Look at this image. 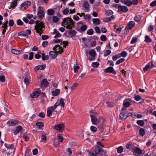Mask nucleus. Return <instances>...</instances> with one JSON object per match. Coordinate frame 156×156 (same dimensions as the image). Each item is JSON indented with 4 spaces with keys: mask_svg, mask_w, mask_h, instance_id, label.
Returning a JSON list of instances; mask_svg holds the SVG:
<instances>
[{
    "mask_svg": "<svg viewBox=\"0 0 156 156\" xmlns=\"http://www.w3.org/2000/svg\"><path fill=\"white\" fill-rule=\"evenodd\" d=\"M62 25L68 29H71L74 26L73 20L69 17L64 18L62 22Z\"/></svg>",
    "mask_w": 156,
    "mask_h": 156,
    "instance_id": "obj_1",
    "label": "nucleus"
},
{
    "mask_svg": "<svg viewBox=\"0 0 156 156\" xmlns=\"http://www.w3.org/2000/svg\"><path fill=\"white\" fill-rule=\"evenodd\" d=\"M90 115L92 124L94 125H97L100 122L101 119L97 118V113H90Z\"/></svg>",
    "mask_w": 156,
    "mask_h": 156,
    "instance_id": "obj_2",
    "label": "nucleus"
},
{
    "mask_svg": "<svg viewBox=\"0 0 156 156\" xmlns=\"http://www.w3.org/2000/svg\"><path fill=\"white\" fill-rule=\"evenodd\" d=\"M44 27V24L42 22L39 23L35 27V30L36 32L38 33L40 35L43 32V28Z\"/></svg>",
    "mask_w": 156,
    "mask_h": 156,
    "instance_id": "obj_3",
    "label": "nucleus"
},
{
    "mask_svg": "<svg viewBox=\"0 0 156 156\" xmlns=\"http://www.w3.org/2000/svg\"><path fill=\"white\" fill-rule=\"evenodd\" d=\"M57 107L54 105V106L50 107L47 108V115L48 117H50L52 114L53 113L54 114H56L57 111L55 110V109Z\"/></svg>",
    "mask_w": 156,
    "mask_h": 156,
    "instance_id": "obj_4",
    "label": "nucleus"
},
{
    "mask_svg": "<svg viewBox=\"0 0 156 156\" xmlns=\"http://www.w3.org/2000/svg\"><path fill=\"white\" fill-rule=\"evenodd\" d=\"M64 125L63 122L53 126V129L58 130L60 132H62L64 128Z\"/></svg>",
    "mask_w": 156,
    "mask_h": 156,
    "instance_id": "obj_5",
    "label": "nucleus"
},
{
    "mask_svg": "<svg viewBox=\"0 0 156 156\" xmlns=\"http://www.w3.org/2000/svg\"><path fill=\"white\" fill-rule=\"evenodd\" d=\"M42 92L40 88H37L36 90L31 94L30 95L32 98H37L40 95H41Z\"/></svg>",
    "mask_w": 156,
    "mask_h": 156,
    "instance_id": "obj_6",
    "label": "nucleus"
},
{
    "mask_svg": "<svg viewBox=\"0 0 156 156\" xmlns=\"http://www.w3.org/2000/svg\"><path fill=\"white\" fill-rule=\"evenodd\" d=\"M96 147L95 148V151L96 153H99L100 154H102V145L99 142H98L96 145Z\"/></svg>",
    "mask_w": 156,
    "mask_h": 156,
    "instance_id": "obj_7",
    "label": "nucleus"
},
{
    "mask_svg": "<svg viewBox=\"0 0 156 156\" xmlns=\"http://www.w3.org/2000/svg\"><path fill=\"white\" fill-rule=\"evenodd\" d=\"M64 99L62 98L58 99L55 105L57 107L58 106H60L62 108H64L65 105Z\"/></svg>",
    "mask_w": 156,
    "mask_h": 156,
    "instance_id": "obj_8",
    "label": "nucleus"
},
{
    "mask_svg": "<svg viewBox=\"0 0 156 156\" xmlns=\"http://www.w3.org/2000/svg\"><path fill=\"white\" fill-rule=\"evenodd\" d=\"M128 116H131V117H132L131 120H132V123L134 126H136V120L134 119H136V113L134 112L133 113H128Z\"/></svg>",
    "mask_w": 156,
    "mask_h": 156,
    "instance_id": "obj_9",
    "label": "nucleus"
},
{
    "mask_svg": "<svg viewBox=\"0 0 156 156\" xmlns=\"http://www.w3.org/2000/svg\"><path fill=\"white\" fill-rule=\"evenodd\" d=\"M29 75V73L28 72H27L23 77L24 78V81L26 84H29L30 82L31 81L30 77Z\"/></svg>",
    "mask_w": 156,
    "mask_h": 156,
    "instance_id": "obj_10",
    "label": "nucleus"
},
{
    "mask_svg": "<svg viewBox=\"0 0 156 156\" xmlns=\"http://www.w3.org/2000/svg\"><path fill=\"white\" fill-rule=\"evenodd\" d=\"M104 72L106 73H112L114 74H116V72L113 68L112 67H108L104 69Z\"/></svg>",
    "mask_w": 156,
    "mask_h": 156,
    "instance_id": "obj_11",
    "label": "nucleus"
},
{
    "mask_svg": "<svg viewBox=\"0 0 156 156\" xmlns=\"http://www.w3.org/2000/svg\"><path fill=\"white\" fill-rule=\"evenodd\" d=\"M128 9L126 6L120 5H119L118 6V12H126L128 11Z\"/></svg>",
    "mask_w": 156,
    "mask_h": 156,
    "instance_id": "obj_12",
    "label": "nucleus"
},
{
    "mask_svg": "<svg viewBox=\"0 0 156 156\" xmlns=\"http://www.w3.org/2000/svg\"><path fill=\"white\" fill-rule=\"evenodd\" d=\"M89 53L91 57H88L90 61L94 60L95 59V56L96 55V53L95 51L93 50H90L89 52Z\"/></svg>",
    "mask_w": 156,
    "mask_h": 156,
    "instance_id": "obj_13",
    "label": "nucleus"
},
{
    "mask_svg": "<svg viewBox=\"0 0 156 156\" xmlns=\"http://www.w3.org/2000/svg\"><path fill=\"white\" fill-rule=\"evenodd\" d=\"M42 8L41 7H39L38 10L37 15L40 19L42 18L44 16V11L42 10Z\"/></svg>",
    "mask_w": 156,
    "mask_h": 156,
    "instance_id": "obj_14",
    "label": "nucleus"
},
{
    "mask_svg": "<svg viewBox=\"0 0 156 156\" xmlns=\"http://www.w3.org/2000/svg\"><path fill=\"white\" fill-rule=\"evenodd\" d=\"M135 23L133 21H131L129 22L126 27H125V30L126 31H128L131 29L135 25Z\"/></svg>",
    "mask_w": 156,
    "mask_h": 156,
    "instance_id": "obj_15",
    "label": "nucleus"
},
{
    "mask_svg": "<svg viewBox=\"0 0 156 156\" xmlns=\"http://www.w3.org/2000/svg\"><path fill=\"white\" fill-rule=\"evenodd\" d=\"M131 102V100L130 98H126L123 101V105L124 107H129Z\"/></svg>",
    "mask_w": 156,
    "mask_h": 156,
    "instance_id": "obj_16",
    "label": "nucleus"
},
{
    "mask_svg": "<svg viewBox=\"0 0 156 156\" xmlns=\"http://www.w3.org/2000/svg\"><path fill=\"white\" fill-rule=\"evenodd\" d=\"M83 7L85 12H88L90 11L89 4L86 1H84Z\"/></svg>",
    "mask_w": 156,
    "mask_h": 156,
    "instance_id": "obj_17",
    "label": "nucleus"
},
{
    "mask_svg": "<svg viewBox=\"0 0 156 156\" xmlns=\"http://www.w3.org/2000/svg\"><path fill=\"white\" fill-rule=\"evenodd\" d=\"M53 50L58 54L61 53L63 51V49L59 45H56L54 48Z\"/></svg>",
    "mask_w": 156,
    "mask_h": 156,
    "instance_id": "obj_18",
    "label": "nucleus"
},
{
    "mask_svg": "<svg viewBox=\"0 0 156 156\" xmlns=\"http://www.w3.org/2000/svg\"><path fill=\"white\" fill-rule=\"evenodd\" d=\"M31 4V2L29 1L25 2L21 5V7H24L25 9H27Z\"/></svg>",
    "mask_w": 156,
    "mask_h": 156,
    "instance_id": "obj_19",
    "label": "nucleus"
},
{
    "mask_svg": "<svg viewBox=\"0 0 156 156\" xmlns=\"http://www.w3.org/2000/svg\"><path fill=\"white\" fill-rule=\"evenodd\" d=\"M46 67V65L44 64L41 65H38L36 66L34 68V70L37 71L38 70H44Z\"/></svg>",
    "mask_w": 156,
    "mask_h": 156,
    "instance_id": "obj_20",
    "label": "nucleus"
},
{
    "mask_svg": "<svg viewBox=\"0 0 156 156\" xmlns=\"http://www.w3.org/2000/svg\"><path fill=\"white\" fill-rule=\"evenodd\" d=\"M145 153L144 150L140 149V148L137 147V156H143Z\"/></svg>",
    "mask_w": 156,
    "mask_h": 156,
    "instance_id": "obj_21",
    "label": "nucleus"
},
{
    "mask_svg": "<svg viewBox=\"0 0 156 156\" xmlns=\"http://www.w3.org/2000/svg\"><path fill=\"white\" fill-rule=\"evenodd\" d=\"M128 116V114L125 112H121L119 115V117L122 119H125Z\"/></svg>",
    "mask_w": 156,
    "mask_h": 156,
    "instance_id": "obj_22",
    "label": "nucleus"
},
{
    "mask_svg": "<svg viewBox=\"0 0 156 156\" xmlns=\"http://www.w3.org/2000/svg\"><path fill=\"white\" fill-rule=\"evenodd\" d=\"M136 144L131 142V150L134 153L135 156L136 155Z\"/></svg>",
    "mask_w": 156,
    "mask_h": 156,
    "instance_id": "obj_23",
    "label": "nucleus"
},
{
    "mask_svg": "<svg viewBox=\"0 0 156 156\" xmlns=\"http://www.w3.org/2000/svg\"><path fill=\"white\" fill-rule=\"evenodd\" d=\"M53 34L55 35L54 37L55 38L60 37L61 36V34L55 29L53 30Z\"/></svg>",
    "mask_w": 156,
    "mask_h": 156,
    "instance_id": "obj_24",
    "label": "nucleus"
},
{
    "mask_svg": "<svg viewBox=\"0 0 156 156\" xmlns=\"http://www.w3.org/2000/svg\"><path fill=\"white\" fill-rule=\"evenodd\" d=\"M60 93V90L59 89H55L51 92V94L53 96H58Z\"/></svg>",
    "mask_w": 156,
    "mask_h": 156,
    "instance_id": "obj_25",
    "label": "nucleus"
},
{
    "mask_svg": "<svg viewBox=\"0 0 156 156\" xmlns=\"http://www.w3.org/2000/svg\"><path fill=\"white\" fill-rule=\"evenodd\" d=\"M48 84V82L47 80L46 79H43L41 82V87H46Z\"/></svg>",
    "mask_w": 156,
    "mask_h": 156,
    "instance_id": "obj_26",
    "label": "nucleus"
},
{
    "mask_svg": "<svg viewBox=\"0 0 156 156\" xmlns=\"http://www.w3.org/2000/svg\"><path fill=\"white\" fill-rule=\"evenodd\" d=\"M92 22L94 25H98L100 23L101 20L98 18H93L92 19Z\"/></svg>",
    "mask_w": 156,
    "mask_h": 156,
    "instance_id": "obj_27",
    "label": "nucleus"
},
{
    "mask_svg": "<svg viewBox=\"0 0 156 156\" xmlns=\"http://www.w3.org/2000/svg\"><path fill=\"white\" fill-rule=\"evenodd\" d=\"M49 55L51 58H56L57 56L56 52L55 51H50L49 52Z\"/></svg>",
    "mask_w": 156,
    "mask_h": 156,
    "instance_id": "obj_28",
    "label": "nucleus"
},
{
    "mask_svg": "<svg viewBox=\"0 0 156 156\" xmlns=\"http://www.w3.org/2000/svg\"><path fill=\"white\" fill-rule=\"evenodd\" d=\"M41 142H44L46 141L47 140V137L46 136V134L44 132H42V135L41 136Z\"/></svg>",
    "mask_w": 156,
    "mask_h": 156,
    "instance_id": "obj_29",
    "label": "nucleus"
},
{
    "mask_svg": "<svg viewBox=\"0 0 156 156\" xmlns=\"http://www.w3.org/2000/svg\"><path fill=\"white\" fill-rule=\"evenodd\" d=\"M11 52L12 54L15 55H19L21 53V51L17 50L14 49H12L11 50Z\"/></svg>",
    "mask_w": 156,
    "mask_h": 156,
    "instance_id": "obj_30",
    "label": "nucleus"
},
{
    "mask_svg": "<svg viewBox=\"0 0 156 156\" xmlns=\"http://www.w3.org/2000/svg\"><path fill=\"white\" fill-rule=\"evenodd\" d=\"M17 124V122L16 121H9L7 123V124L8 126L15 125H16Z\"/></svg>",
    "mask_w": 156,
    "mask_h": 156,
    "instance_id": "obj_31",
    "label": "nucleus"
},
{
    "mask_svg": "<svg viewBox=\"0 0 156 156\" xmlns=\"http://www.w3.org/2000/svg\"><path fill=\"white\" fill-rule=\"evenodd\" d=\"M139 133L141 136H143L145 134V129L143 128H141L139 130Z\"/></svg>",
    "mask_w": 156,
    "mask_h": 156,
    "instance_id": "obj_32",
    "label": "nucleus"
},
{
    "mask_svg": "<svg viewBox=\"0 0 156 156\" xmlns=\"http://www.w3.org/2000/svg\"><path fill=\"white\" fill-rule=\"evenodd\" d=\"M17 4V3L16 1L15 0H13L11 4L10 7L11 8L14 9L16 7Z\"/></svg>",
    "mask_w": 156,
    "mask_h": 156,
    "instance_id": "obj_33",
    "label": "nucleus"
},
{
    "mask_svg": "<svg viewBox=\"0 0 156 156\" xmlns=\"http://www.w3.org/2000/svg\"><path fill=\"white\" fill-rule=\"evenodd\" d=\"M137 124L142 127L144 125V122L143 120H137Z\"/></svg>",
    "mask_w": 156,
    "mask_h": 156,
    "instance_id": "obj_34",
    "label": "nucleus"
},
{
    "mask_svg": "<svg viewBox=\"0 0 156 156\" xmlns=\"http://www.w3.org/2000/svg\"><path fill=\"white\" fill-rule=\"evenodd\" d=\"M99 153H96L94 150L93 151H90L89 153L88 156H97Z\"/></svg>",
    "mask_w": 156,
    "mask_h": 156,
    "instance_id": "obj_35",
    "label": "nucleus"
},
{
    "mask_svg": "<svg viewBox=\"0 0 156 156\" xmlns=\"http://www.w3.org/2000/svg\"><path fill=\"white\" fill-rule=\"evenodd\" d=\"M37 127L39 129H42L44 126V123L42 122H38L36 123Z\"/></svg>",
    "mask_w": 156,
    "mask_h": 156,
    "instance_id": "obj_36",
    "label": "nucleus"
},
{
    "mask_svg": "<svg viewBox=\"0 0 156 156\" xmlns=\"http://www.w3.org/2000/svg\"><path fill=\"white\" fill-rule=\"evenodd\" d=\"M57 140L59 142H62L63 140V137L62 135L59 134L57 135Z\"/></svg>",
    "mask_w": 156,
    "mask_h": 156,
    "instance_id": "obj_37",
    "label": "nucleus"
},
{
    "mask_svg": "<svg viewBox=\"0 0 156 156\" xmlns=\"http://www.w3.org/2000/svg\"><path fill=\"white\" fill-rule=\"evenodd\" d=\"M48 14V15H52L54 14V10L52 9H48L47 11Z\"/></svg>",
    "mask_w": 156,
    "mask_h": 156,
    "instance_id": "obj_38",
    "label": "nucleus"
},
{
    "mask_svg": "<svg viewBox=\"0 0 156 156\" xmlns=\"http://www.w3.org/2000/svg\"><path fill=\"white\" fill-rule=\"evenodd\" d=\"M144 41L147 43L151 42L152 41L151 39L148 35H146Z\"/></svg>",
    "mask_w": 156,
    "mask_h": 156,
    "instance_id": "obj_39",
    "label": "nucleus"
},
{
    "mask_svg": "<svg viewBox=\"0 0 156 156\" xmlns=\"http://www.w3.org/2000/svg\"><path fill=\"white\" fill-rule=\"evenodd\" d=\"M90 129L91 131L93 133H96L97 129V128L96 127L93 126H92L90 127Z\"/></svg>",
    "mask_w": 156,
    "mask_h": 156,
    "instance_id": "obj_40",
    "label": "nucleus"
},
{
    "mask_svg": "<svg viewBox=\"0 0 156 156\" xmlns=\"http://www.w3.org/2000/svg\"><path fill=\"white\" fill-rule=\"evenodd\" d=\"M124 4L127 6H130L132 4V2L129 0H126Z\"/></svg>",
    "mask_w": 156,
    "mask_h": 156,
    "instance_id": "obj_41",
    "label": "nucleus"
},
{
    "mask_svg": "<svg viewBox=\"0 0 156 156\" xmlns=\"http://www.w3.org/2000/svg\"><path fill=\"white\" fill-rule=\"evenodd\" d=\"M42 58L43 60L45 61L48 59L49 57L48 55H45L44 53H42Z\"/></svg>",
    "mask_w": 156,
    "mask_h": 156,
    "instance_id": "obj_42",
    "label": "nucleus"
},
{
    "mask_svg": "<svg viewBox=\"0 0 156 156\" xmlns=\"http://www.w3.org/2000/svg\"><path fill=\"white\" fill-rule=\"evenodd\" d=\"M150 63L148 64L147 65L145 66L143 68V70L144 72L148 70L149 69H150Z\"/></svg>",
    "mask_w": 156,
    "mask_h": 156,
    "instance_id": "obj_43",
    "label": "nucleus"
},
{
    "mask_svg": "<svg viewBox=\"0 0 156 156\" xmlns=\"http://www.w3.org/2000/svg\"><path fill=\"white\" fill-rule=\"evenodd\" d=\"M91 18V16L90 14H85L84 13V19L86 20H89Z\"/></svg>",
    "mask_w": 156,
    "mask_h": 156,
    "instance_id": "obj_44",
    "label": "nucleus"
},
{
    "mask_svg": "<svg viewBox=\"0 0 156 156\" xmlns=\"http://www.w3.org/2000/svg\"><path fill=\"white\" fill-rule=\"evenodd\" d=\"M123 151V148L122 146H119L117 148V152L118 153H121Z\"/></svg>",
    "mask_w": 156,
    "mask_h": 156,
    "instance_id": "obj_45",
    "label": "nucleus"
},
{
    "mask_svg": "<svg viewBox=\"0 0 156 156\" xmlns=\"http://www.w3.org/2000/svg\"><path fill=\"white\" fill-rule=\"evenodd\" d=\"M126 147L127 149L131 150V142H129L126 144Z\"/></svg>",
    "mask_w": 156,
    "mask_h": 156,
    "instance_id": "obj_46",
    "label": "nucleus"
},
{
    "mask_svg": "<svg viewBox=\"0 0 156 156\" xmlns=\"http://www.w3.org/2000/svg\"><path fill=\"white\" fill-rule=\"evenodd\" d=\"M52 20L53 22L56 23L58 21L59 18L58 16H54L52 17Z\"/></svg>",
    "mask_w": 156,
    "mask_h": 156,
    "instance_id": "obj_47",
    "label": "nucleus"
},
{
    "mask_svg": "<svg viewBox=\"0 0 156 156\" xmlns=\"http://www.w3.org/2000/svg\"><path fill=\"white\" fill-rule=\"evenodd\" d=\"M125 60V59L123 58H122L118 60L116 63V64L117 65H119L120 63L123 62Z\"/></svg>",
    "mask_w": 156,
    "mask_h": 156,
    "instance_id": "obj_48",
    "label": "nucleus"
},
{
    "mask_svg": "<svg viewBox=\"0 0 156 156\" xmlns=\"http://www.w3.org/2000/svg\"><path fill=\"white\" fill-rule=\"evenodd\" d=\"M72 154V150L69 148H68L66 150V154L69 156H70Z\"/></svg>",
    "mask_w": 156,
    "mask_h": 156,
    "instance_id": "obj_49",
    "label": "nucleus"
},
{
    "mask_svg": "<svg viewBox=\"0 0 156 156\" xmlns=\"http://www.w3.org/2000/svg\"><path fill=\"white\" fill-rule=\"evenodd\" d=\"M107 106L109 107H112L114 105V103L111 102L107 101L106 102Z\"/></svg>",
    "mask_w": 156,
    "mask_h": 156,
    "instance_id": "obj_50",
    "label": "nucleus"
},
{
    "mask_svg": "<svg viewBox=\"0 0 156 156\" xmlns=\"http://www.w3.org/2000/svg\"><path fill=\"white\" fill-rule=\"evenodd\" d=\"M111 53V51L110 50H107L104 54V56L106 57L109 55Z\"/></svg>",
    "mask_w": 156,
    "mask_h": 156,
    "instance_id": "obj_51",
    "label": "nucleus"
},
{
    "mask_svg": "<svg viewBox=\"0 0 156 156\" xmlns=\"http://www.w3.org/2000/svg\"><path fill=\"white\" fill-rule=\"evenodd\" d=\"M78 83H76L73 84L70 87V88L71 90H74L76 87Z\"/></svg>",
    "mask_w": 156,
    "mask_h": 156,
    "instance_id": "obj_52",
    "label": "nucleus"
},
{
    "mask_svg": "<svg viewBox=\"0 0 156 156\" xmlns=\"http://www.w3.org/2000/svg\"><path fill=\"white\" fill-rule=\"evenodd\" d=\"M17 24L19 26H22L23 24V22L20 19H18L16 22Z\"/></svg>",
    "mask_w": 156,
    "mask_h": 156,
    "instance_id": "obj_53",
    "label": "nucleus"
},
{
    "mask_svg": "<svg viewBox=\"0 0 156 156\" xmlns=\"http://www.w3.org/2000/svg\"><path fill=\"white\" fill-rule=\"evenodd\" d=\"M93 30L92 29H90L87 31V34L89 35H92L93 34Z\"/></svg>",
    "mask_w": 156,
    "mask_h": 156,
    "instance_id": "obj_54",
    "label": "nucleus"
},
{
    "mask_svg": "<svg viewBox=\"0 0 156 156\" xmlns=\"http://www.w3.org/2000/svg\"><path fill=\"white\" fill-rule=\"evenodd\" d=\"M121 57H126L127 55V53L126 51H122L121 52V53H120Z\"/></svg>",
    "mask_w": 156,
    "mask_h": 156,
    "instance_id": "obj_55",
    "label": "nucleus"
},
{
    "mask_svg": "<svg viewBox=\"0 0 156 156\" xmlns=\"http://www.w3.org/2000/svg\"><path fill=\"white\" fill-rule=\"evenodd\" d=\"M99 65V63L97 62H93L92 63V66L94 67L97 68L98 66Z\"/></svg>",
    "mask_w": 156,
    "mask_h": 156,
    "instance_id": "obj_56",
    "label": "nucleus"
},
{
    "mask_svg": "<svg viewBox=\"0 0 156 156\" xmlns=\"http://www.w3.org/2000/svg\"><path fill=\"white\" fill-rule=\"evenodd\" d=\"M113 14V11L110 9H108L106 12V15L108 16L111 15Z\"/></svg>",
    "mask_w": 156,
    "mask_h": 156,
    "instance_id": "obj_57",
    "label": "nucleus"
},
{
    "mask_svg": "<svg viewBox=\"0 0 156 156\" xmlns=\"http://www.w3.org/2000/svg\"><path fill=\"white\" fill-rule=\"evenodd\" d=\"M101 40L103 41H106L107 40L106 36L104 35H101L100 37Z\"/></svg>",
    "mask_w": 156,
    "mask_h": 156,
    "instance_id": "obj_58",
    "label": "nucleus"
},
{
    "mask_svg": "<svg viewBox=\"0 0 156 156\" xmlns=\"http://www.w3.org/2000/svg\"><path fill=\"white\" fill-rule=\"evenodd\" d=\"M80 68V67L78 66H74V73H77Z\"/></svg>",
    "mask_w": 156,
    "mask_h": 156,
    "instance_id": "obj_59",
    "label": "nucleus"
},
{
    "mask_svg": "<svg viewBox=\"0 0 156 156\" xmlns=\"http://www.w3.org/2000/svg\"><path fill=\"white\" fill-rule=\"evenodd\" d=\"M69 33L72 35H75L76 34V31L74 30H71L69 31Z\"/></svg>",
    "mask_w": 156,
    "mask_h": 156,
    "instance_id": "obj_60",
    "label": "nucleus"
},
{
    "mask_svg": "<svg viewBox=\"0 0 156 156\" xmlns=\"http://www.w3.org/2000/svg\"><path fill=\"white\" fill-rule=\"evenodd\" d=\"M34 53L33 52H30L29 53V60H31L34 57Z\"/></svg>",
    "mask_w": 156,
    "mask_h": 156,
    "instance_id": "obj_61",
    "label": "nucleus"
},
{
    "mask_svg": "<svg viewBox=\"0 0 156 156\" xmlns=\"http://www.w3.org/2000/svg\"><path fill=\"white\" fill-rule=\"evenodd\" d=\"M69 9L68 8H66L64 9L63 12V13L64 15H67L69 12Z\"/></svg>",
    "mask_w": 156,
    "mask_h": 156,
    "instance_id": "obj_62",
    "label": "nucleus"
},
{
    "mask_svg": "<svg viewBox=\"0 0 156 156\" xmlns=\"http://www.w3.org/2000/svg\"><path fill=\"white\" fill-rule=\"evenodd\" d=\"M94 29L96 33H101L100 29L98 27L96 26L95 27Z\"/></svg>",
    "mask_w": 156,
    "mask_h": 156,
    "instance_id": "obj_63",
    "label": "nucleus"
},
{
    "mask_svg": "<svg viewBox=\"0 0 156 156\" xmlns=\"http://www.w3.org/2000/svg\"><path fill=\"white\" fill-rule=\"evenodd\" d=\"M150 6L151 7H154L156 6V0L153 1L150 4Z\"/></svg>",
    "mask_w": 156,
    "mask_h": 156,
    "instance_id": "obj_64",
    "label": "nucleus"
}]
</instances>
